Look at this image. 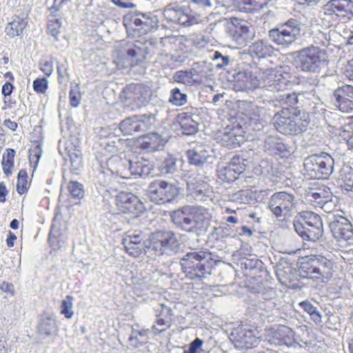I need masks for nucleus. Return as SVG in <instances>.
<instances>
[{
  "label": "nucleus",
  "mask_w": 353,
  "mask_h": 353,
  "mask_svg": "<svg viewBox=\"0 0 353 353\" xmlns=\"http://www.w3.org/2000/svg\"><path fill=\"white\" fill-rule=\"evenodd\" d=\"M334 263L323 255L304 256L300 259L298 270L301 276L325 282L332 279Z\"/></svg>",
  "instance_id": "f257e3e1"
},
{
  "label": "nucleus",
  "mask_w": 353,
  "mask_h": 353,
  "mask_svg": "<svg viewBox=\"0 0 353 353\" xmlns=\"http://www.w3.org/2000/svg\"><path fill=\"white\" fill-rule=\"evenodd\" d=\"M249 77L250 88L272 87L274 90H281L290 83V74L286 70L285 66L262 68L256 65L254 71L250 73Z\"/></svg>",
  "instance_id": "f03ea898"
},
{
  "label": "nucleus",
  "mask_w": 353,
  "mask_h": 353,
  "mask_svg": "<svg viewBox=\"0 0 353 353\" xmlns=\"http://www.w3.org/2000/svg\"><path fill=\"white\" fill-rule=\"evenodd\" d=\"M272 123L280 133L295 134L305 130L310 119L299 108H282L274 115Z\"/></svg>",
  "instance_id": "7ed1b4c3"
},
{
  "label": "nucleus",
  "mask_w": 353,
  "mask_h": 353,
  "mask_svg": "<svg viewBox=\"0 0 353 353\" xmlns=\"http://www.w3.org/2000/svg\"><path fill=\"white\" fill-rule=\"evenodd\" d=\"M172 221L188 231L207 228L210 224L212 214L203 207L183 206L172 212Z\"/></svg>",
  "instance_id": "20e7f679"
},
{
  "label": "nucleus",
  "mask_w": 353,
  "mask_h": 353,
  "mask_svg": "<svg viewBox=\"0 0 353 353\" xmlns=\"http://www.w3.org/2000/svg\"><path fill=\"white\" fill-rule=\"evenodd\" d=\"M214 261L207 252H188L181 260V266L185 277L190 279H201L210 274Z\"/></svg>",
  "instance_id": "39448f33"
},
{
  "label": "nucleus",
  "mask_w": 353,
  "mask_h": 353,
  "mask_svg": "<svg viewBox=\"0 0 353 353\" xmlns=\"http://www.w3.org/2000/svg\"><path fill=\"white\" fill-rule=\"evenodd\" d=\"M107 167L113 174L122 179H130L132 175L147 176L150 173L148 161L141 159L138 161H123L117 156L108 159Z\"/></svg>",
  "instance_id": "423d86ee"
},
{
  "label": "nucleus",
  "mask_w": 353,
  "mask_h": 353,
  "mask_svg": "<svg viewBox=\"0 0 353 353\" xmlns=\"http://www.w3.org/2000/svg\"><path fill=\"white\" fill-rule=\"evenodd\" d=\"M177 245L178 241L174 232L156 231L149 235L146 242L145 254L148 257L155 259L157 256L173 252Z\"/></svg>",
  "instance_id": "0eeeda50"
},
{
  "label": "nucleus",
  "mask_w": 353,
  "mask_h": 353,
  "mask_svg": "<svg viewBox=\"0 0 353 353\" xmlns=\"http://www.w3.org/2000/svg\"><path fill=\"white\" fill-rule=\"evenodd\" d=\"M304 175L311 179H327L333 171L334 159L329 154H312L304 160Z\"/></svg>",
  "instance_id": "6e6552de"
},
{
  "label": "nucleus",
  "mask_w": 353,
  "mask_h": 353,
  "mask_svg": "<svg viewBox=\"0 0 353 353\" xmlns=\"http://www.w3.org/2000/svg\"><path fill=\"white\" fill-rule=\"evenodd\" d=\"M300 70L305 72H319L327 59L325 50L315 46L304 48L297 53Z\"/></svg>",
  "instance_id": "1a4fd4ad"
},
{
  "label": "nucleus",
  "mask_w": 353,
  "mask_h": 353,
  "mask_svg": "<svg viewBox=\"0 0 353 353\" xmlns=\"http://www.w3.org/2000/svg\"><path fill=\"white\" fill-rule=\"evenodd\" d=\"M180 190L175 183L155 179L150 183L148 196L150 201L157 204L172 203L178 197Z\"/></svg>",
  "instance_id": "9d476101"
},
{
  "label": "nucleus",
  "mask_w": 353,
  "mask_h": 353,
  "mask_svg": "<svg viewBox=\"0 0 353 353\" xmlns=\"http://www.w3.org/2000/svg\"><path fill=\"white\" fill-rule=\"evenodd\" d=\"M150 95V88L143 83H130L121 91V100L131 110H137L146 105Z\"/></svg>",
  "instance_id": "9b49d317"
},
{
  "label": "nucleus",
  "mask_w": 353,
  "mask_h": 353,
  "mask_svg": "<svg viewBox=\"0 0 353 353\" xmlns=\"http://www.w3.org/2000/svg\"><path fill=\"white\" fill-rule=\"evenodd\" d=\"M246 132L240 123L232 122L226 125L221 131L215 134V138L219 143L227 148L241 146L245 141Z\"/></svg>",
  "instance_id": "f8f14e48"
},
{
  "label": "nucleus",
  "mask_w": 353,
  "mask_h": 353,
  "mask_svg": "<svg viewBox=\"0 0 353 353\" xmlns=\"http://www.w3.org/2000/svg\"><path fill=\"white\" fill-rule=\"evenodd\" d=\"M242 157L234 156L228 163H219L216 168L217 179L223 183H232L239 178L245 170Z\"/></svg>",
  "instance_id": "ddd939ff"
},
{
  "label": "nucleus",
  "mask_w": 353,
  "mask_h": 353,
  "mask_svg": "<svg viewBox=\"0 0 353 353\" xmlns=\"http://www.w3.org/2000/svg\"><path fill=\"white\" fill-rule=\"evenodd\" d=\"M300 29L294 20H288L285 23L269 31V37L275 44L288 46L296 41Z\"/></svg>",
  "instance_id": "4468645a"
},
{
  "label": "nucleus",
  "mask_w": 353,
  "mask_h": 353,
  "mask_svg": "<svg viewBox=\"0 0 353 353\" xmlns=\"http://www.w3.org/2000/svg\"><path fill=\"white\" fill-rule=\"evenodd\" d=\"M148 53L145 44L141 41H135L132 43L127 44L124 52L117 57V63L128 64L130 67L139 65L147 58Z\"/></svg>",
  "instance_id": "2eb2a0df"
},
{
  "label": "nucleus",
  "mask_w": 353,
  "mask_h": 353,
  "mask_svg": "<svg viewBox=\"0 0 353 353\" xmlns=\"http://www.w3.org/2000/svg\"><path fill=\"white\" fill-rule=\"evenodd\" d=\"M115 203L121 213L132 214L134 217L141 214L145 208L138 196L128 192H119L116 196Z\"/></svg>",
  "instance_id": "dca6fc26"
},
{
  "label": "nucleus",
  "mask_w": 353,
  "mask_h": 353,
  "mask_svg": "<svg viewBox=\"0 0 353 353\" xmlns=\"http://www.w3.org/2000/svg\"><path fill=\"white\" fill-rule=\"evenodd\" d=\"M294 206V196L286 192H275L271 196L268 207L276 217L285 216Z\"/></svg>",
  "instance_id": "f3484780"
},
{
  "label": "nucleus",
  "mask_w": 353,
  "mask_h": 353,
  "mask_svg": "<svg viewBox=\"0 0 353 353\" xmlns=\"http://www.w3.org/2000/svg\"><path fill=\"white\" fill-rule=\"evenodd\" d=\"M153 118L151 115H133L124 119L119 124V129L124 134L144 132L151 128Z\"/></svg>",
  "instance_id": "a211bd4d"
},
{
  "label": "nucleus",
  "mask_w": 353,
  "mask_h": 353,
  "mask_svg": "<svg viewBox=\"0 0 353 353\" xmlns=\"http://www.w3.org/2000/svg\"><path fill=\"white\" fill-rule=\"evenodd\" d=\"M146 243L141 232L128 231L125 233L122 239L125 252L131 256L139 257L145 254Z\"/></svg>",
  "instance_id": "6ab92c4d"
},
{
  "label": "nucleus",
  "mask_w": 353,
  "mask_h": 353,
  "mask_svg": "<svg viewBox=\"0 0 353 353\" xmlns=\"http://www.w3.org/2000/svg\"><path fill=\"white\" fill-rule=\"evenodd\" d=\"M231 336L234 346L238 348H253L260 341L253 330L244 327H239L233 330Z\"/></svg>",
  "instance_id": "aec40b11"
},
{
  "label": "nucleus",
  "mask_w": 353,
  "mask_h": 353,
  "mask_svg": "<svg viewBox=\"0 0 353 353\" xmlns=\"http://www.w3.org/2000/svg\"><path fill=\"white\" fill-rule=\"evenodd\" d=\"M328 16H336L350 19L353 17V0H330L323 7Z\"/></svg>",
  "instance_id": "412c9836"
},
{
  "label": "nucleus",
  "mask_w": 353,
  "mask_h": 353,
  "mask_svg": "<svg viewBox=\"0 0 353 353\" xmlns=\"http://www.w3.org/2000/svg\"><path fill=\"white\" fill-rule=\"evenodd\" d=\"M196 112L195 108L186 107L177 114L176 121L184 134H192L197 132L199 123L194 119L195 117H198Z\"/></svg>",
  "instance_id": "4be33fe9"
},
{
  "label": "nucleus",
  "mask_w": 353,
  "mask_h": 353,
  "mask_svg": "<svg viewBox=\"0 0 353 353\" xmlns=\"http://www.w3.org/2000/svg\"><path fill=\"white\" fill-rule=\"evenodd\" d=\"M332 234L338 241H347L353 236V227L346 217L339 215L330 223Z\"/></svg>",
  "instance_id": "5701e85b"
},
{
  "label": "nucleus",
  "mask_w": 353,
  "mask_h": 353,
  "mask_svg": "<svg viewBox=\"0 0 353 353\" xmlns=\"http://www.w3.org/2000/svg\"><path fill=\"white\" fill-rule=\"evenodd\" d=\"M266 340L275 345H287L292 343L294 332L290 327L285 325H277L271 327L266 334Z\"/></svg>",
  "instance_id": "b1692460"
},
{
  "label": "nucleus",
  "mask_w": 353,
  "mask_h": 353,
  "mask_svg": "<svg viewBox=\"0 0 353 353\" xmlns=\"http://www.w3.org/2000/svg\"><path fill=\"white\" fill-rule=\"evenodd\" d=\"M305 196L314 207L322 208L332 199V192L327 186L323 185L305 190Z\"/></svg>",
  "instance_id": "393cba45"
},
{
  "label": "nucleus",
  "mask_w": 353,
  "mask_h": 353,
  "mask_svg": "<svg viewBox=\"0 0 353 353\" xmlns=\"http://www.w3.org/2000/svg\"><path fill=\"white\" fill-rule=\"evenodd\" d=\"M125 25L134 28L135 30L147 32L152 30L155 25V21L152 17H148L143 13L130 14L124 19Z\"/></svg>",
  "instance_id": "a878e982"
},
{
  "label": "nucleus",
  "mask_w": 353,
  "mask_h": 353,
  "mask_svg": "<svg viewBox=\"0 0 353 353\" xmlns=\"http://www.w3.org/2000/svg\"><path fill=\"white\" fill-rule=\"evenodd\" d=\"M294 228L296 234L301 236L303 239L309 240L310 241H316L323 234V223L306 227L301 221H294Z\"/></svg>",
  "instance_id": "bb28decb"
},
{
  "label": "nucleus",
  "mask_w": 353,
  "mask_h": 353,
  "mask_svg": "<svg viewBox=\"0 0 353 353\" xmlns=\"http://www.w3.org/2000/svg\"><path fill=\"white\" fill-rule=\"evenodd\" d=\"M159 306L155 324L152 326V330L155 334L162 333L170 327L173 316L172 310L169 306L165 304H160Z\"/></svg>",
  "instance_id": "cd10ccee"
},
{
  "label": "nucleus",
  "mask_w": 353,
  "mask_h": 353,
  "mask_svg": "<svg viewBox=\"0 0 353 353\" xmlns=\"http://www.w3.org/2000/svg\"><path fill=\"white\" fill-rule=\"evenodd\" d=\"M249 55L253 59H267L275 53V49L267 41L259 40L253 42L248 49Z\"/></svg>",
  "instance_id": "c85d7f7f"
},
{
  "label": "nucleus",
  "mask_w": 353,
  "mask_h": 353,
  "mask_svg": "<svg viewBox=\"0 0 353 353\" xmlns=\"http://www.w3.org/2000/svg\"><path fill=\"white\" fill-rule=\"evenodd\" d=\"M186 157L188 159L190 164L194 165H203L206 163L208 159L210 158L209 151L202 144L196 145L190 150L186 151Z\"/></svg>",
  "instance_id": "c756f323"
},
{
  "label": "nucleus",
  "mask_w": 353,
  "mask_h": 353,
  "mask_svg": "<svg viewBox=\"0 0 353 353\" xmlns=\"http://www.w3.org/2000/svg\"><path fill=\"white\" fill-rule=\"evenodd\" d=\"M28 22L25 19L19 16L13 18L5 27V32L8 37L13 38L22 34L23 30L27 26Z\"/></svg>",
  "instance_id": "7c9ffc66"
},
{
  "label": "nucleus",
  "mask_w": 353,
  "mask_h": 353,
  "mask_svg": "<svg viewBox=\"0 0 353 353\" xmlns=\"http://www.w3.org/2000/svg\"><path fill=\"white\" fill-rule=\"evenodd\" d=\"M148 329L134 330L132 329L128 338L130 345L133 347H141L148 341Z\"/></svg>",
  "instance_id": "2f4dec72"
},
{
  "label": "nucleus",
  "mask_w": 353,
  "mask_h": 353,
  "mask_svg": "<svg viewBox=\"0 0 353 353\" xmlns=\"http://www.w3.org/2000/svg\"><path fill=\"white\" fill-rule=\"evenodd\" d=\"M161 145L162 137L157 133L147 134L141 141V148L150 151L159 150Z\"/></svg>",
  "instance_id": "473e14b6"
},
{
  "label": "nucleus",
  "mask_w": 353,
  "mask_h": 353,
  "mask_svg": "<svg viewBox=\"0 0 353 353\" xmlns=\"http://www.w3.org/2000/svg\"><path fill=\"white\" fill-rule=\"evenodd\" d=\"M16 151L8 148L2 154V170L6 176L12 174L14 168V157Z\"/></svg>",
  "instance_id": "72a5a7b5"
},
{
  "label": "nucleus",
  "mask_w": 353,
  "mask_h": 353,
  "mask_svg": "<svg viewBox=\"0 0 353 353\" xmlns=\"http://www.w3.org/2000/svg\"><path fill=\"white\" fill-rule=\"evenodd\" d=\"M38 332L46 336H50L58 332V326L53 319L50 316L41 319L37 327Z\"/></svg>",
  "instance_id": "f704fd0d"
},
{
  "label": "nucleus",
  "mask_w": 353,
  "mask_h": 353,
  "mask_svg": "<svg viewBox=\"0 0 353 353\" xmlns=\"http://www.w3.org/2000/svg\"><path fill=\"white\" fill-rule=\"evenodd\" d=\"M268 0H237V6L241 12H253L261 10Z\"/></svg>",
  "instance_id": "c9c22d12"
},
{
  "label": "nucleus",
  "mask_w": 353,
  "mask_h": 353,
  "mask_svg": "<svg viewBox=\"0 0 353 353\" xmlns=\"http://www.w3.org/2000/svg\"><path fill=\"white\" fill-rule=\"evenodd\" d=\"M210 185L204 181L188 183V190L194 196H205L208 192Z\"/></svg>",
  "instance_id": "e433bc0d"
},
{
  "label": "nucleus",
  "mask_w": 353,
  "mask_h": 353,
  "mask_svg": "<svg viewBox=\"0 0 353 353\" xmlns=\"http://www.w3.org/2000/svg\"><path fill=\"white\" fill-rule=\"evenodd\" d=\"M301 219L299 220L301 223L307 227V225H319L323 223L320 215L312 212V211H304L300 216Z\"/></svg>",
  "instance_id": "4c0bfd02"
},
{
  "label": "nucleus",
  "mask_w": 353,
  "mask_h": 353,
  "mask_svg": "<svg viewBox=\"0 0 353 353\" xmlns=\"http://www.w3.org/2000/svg\"><path fill=\"white\" fill-rule=\"evenodd\" d=\"M277 101L283 108H298L296 104L299 100L296 93L281 94Z\"/></svg>",
  "instance_id": "58836bf2"
},
{
  "label": "nucleus",
  "mask_w": 353,
  "mask_h": 353,
  "mask_svg": "<svg viewBox=\"0 0 353 353\" xmlns=\"http://www.w3.org/2000/svg\"><path fill=\"white\" fill-rule=\"evenodd\" d=\"M339 185L342 190L353 192V171L341 172Z\"/></svg>",
  "instance_id": "ea45409f"
},
{
  "label": "nucleus",
  "mask_w": 353,
  "mask_h": 353,
  "mask_svg": "<svg viewBox=\"0 0 353 353\" xmlns=\"http://www.w3.org/2000/svg\"><path fill=\"white\" fill-rule=\"evenodd\" d=\"M28 188V174L26 169L19 171L17 181V190L21 195L26 193Z\"/></svg>",
  "instance_id": "a19ab883"
},
{
  "label": "nucleus",
  "mask_w": 353,
  "mask_h": 353,
  "mask_svg": "<svg viewBox=\"0 0 353 353\" xmlns=\"http://www.w3.org/2000/svg\"><path fill=\"white\" fill-rule=\"evenodd\" d=\"M73 296L71 295H67L65 299H63L61 303V311L62 315H64L65 318H71L74 316L72 311L73 307Z\"/></svg>",
  "instance_id": "79ce46f5"
},
{
  "label": "nucleus",
  "mask_w": 353,
  "mask_h": 353,
  "mask_svg": "<svg viewBox=\"0 0 353 353\" xmlns=\"http://www.w3.org/2000/svg\"><path fill=\"white\" fill-rule=\"evenodd\" d=\"M169 101L175 105H183L187 101L186 94L181 93L179 88H174L170 91Z\"/></svg>",
  "instance_id": "37998d69"
},
{
  "label": "nucleus",
  "mask_w": 353,
  "mask_h": 353,
  "mask_svg": "<svg viewBox=\"0 0 353 353\" xmlns=\"http://www.w3.org/2000/svg\"><path fill=\"white\" fill-rule=\"evenodd\" d=\"M69 100L70 105L73 108H77V106L80 104L81 101V93L79 83H75L74 85L70 86Z\"/></svg>",
  "instance_id": "c03bdc74"
},
{
  "label": "nucleus",
  "mask_w": 353,
  "mask_h": 353,
  "mask_svg": "<svg viewBox=\"0 0 353 353\" xmlns=\"http://www.w3.org/2000/svg\"><path fill=\"white\" fill-rule=\"evenodd\" d=\"M300 306L303 310L310 314L312 319L314 320L315 323H321V316L316 307L314 306L312 303L309 301H302L300 303Z\"/></svg>",
  "instance_id": "a18cd8bd"
},
{
  "label": "nucleus",
  "mask_w": 353,
  "mask_h": 353,
  "mask_svg": "<svg viewBox=\"0 0 353 353\" xmlns=\"http://www.w3.org/2000/svg\"><path fill=\"white\" fill-rule=\"evenodd\" d=\"M245 116L249 119L250 125H258V123H261V116L257 105H250L249 110L247 111Z\"/></svg>",
  "instance_id": "49530a36"
},
{
  "label": "nucleus",
  "mask_w": 353,
  "mask_h": 353,
  "mask_svg": "<svg viewBox=\"0 0 353 353\" xmlns=\"http://www.w3.org/2000/svg\"><path fill=\"white\" fill-rule=\"evenodd\" d=\"M68 189L71 196L75 198H82L84 196V190L82 183L77 181H70L68 183Z\"/></svg>",
  "instance_id": "de8ad7c7"
},
{
  "label": "nucleus",
  "mask_w": 353,
  "mask_h": 353,
  "mask_svg": "<svg viewBox=\"0 0 353 353\" xmlns=\"http://www.w3.org/2000/svg\"><path fill=\"white\" fill-rule=\"evenodd\" d=\"M336 99H353V86L343 85L338 88L334 93Z\"/></svg>",
  "instance_id": "09e8293b"
},
{
  "label": "nucleus",
  "mask_w": 353,
  "mask_h": 353,
  "mask_svg": "<svg viewBox=\"0 0 353 353\" xmlns=\"http://www.w3.org/2000/svg\"><path fill=\"white\" fill-rule=\"evenodd\" d=\"M42 154V148L40 143H37L34 146L29 150V161L34 167L37 165L39 161Z\"/></svg>",
  "instance_id": "8fccbe9b"
},
{
  "label": "nucleus",
  "mask_w": 353,
  "mask_h": 353,
  "mask_svg": "<svg viewBox=\"0 0 353 353\" xmlns=\"http://www.w3.org/2000/svg\"><path fill=\"white\" fill-rule=\"evenodd\" d=\"M246 196L250 195L252 200L256 201H263L267 196H268V190H256L250 189L244 192Z\"/></svg>",
  "instance_id": "3c124183"
},
{
  "label": "nucleus",
  "mask_w": 353,
  "mask_h": 353,
  "mask_svg": "<svg viewBox=\"0 0 353 353\" xmlns=\"http://www.w3.org/2000/svg\"><path fill=\"white\" fill-rule=\"evenodd\" d=\"M48 88V81L46 77H37L33 81V88L37 94H45Z\"/></svg>",
  "instance_id": "603ef678"
},
{
  "label": "nucleus",
  "mask_w": 353,
  "mask_h": 353,
  "mask_svg": "<svg viewBox=\"0 0 353 353\" xmlns=\"http://www.w3.org/2000/svg\"><path fill=\"white\" fill-rule=\"evenodd\" d=\"M39 68L43 72L46 77H50L54 71V61L52 58L41 59L39 62Z\"/></svg>",
  "instance_id": "864d4df0"
},
{
  "label": "nucleus",
  "mask_w": 353,
  "mask_h": 353,
  "mask_svg": "<svg viewBox=\"0 0 353 353\" xmlns=\"http://www.w3.org/2000/svg\"><path fill=\"white\" fill-rule=\"evenodd\" d=\"M174 80L178 83H190L192 81V73L188 70H178L174 75Z\"/></svg>",
  "instance_id": "5fc2aeb1"
},
{
  "label": "nucleus",
  "mask_w": 353,
  "mask_h": 353,
  "mask_svg": "<svg viewBox=\"0 0 353 353\" xmlns=\"http://www.w3.org/2000/svg\"><path fill=\"white\" fill-rule=\"evenodd\" d=\"M61 22L59 19H54L48 20L47 23V30L53 37H57L60 32Z\"/></svg>",
  "instance_id": "6e6d98bb"
},
{
  "label": "nucleus",
  "mask_w": 353,
  "mask_h": 353,
  "mask_svg": "<svg viewBox=\"0 0 353 353\" xmlns=\"http://www.w3.org/2000/svg\"><path fill=\"white\" fill-rule=\"evenodd\" d=\"M181 14H182V12L178 11V10L169 9L164 12L165 17L175 23H184L181 19Z\"/></svg>",
  "instance_id": "4d7b16f0"
},
{
  "label": "nucleus",
  "mask_w": 353,
  "mask_h": 353,
  "mask_svg": "<svg viewBox=\"0 0 353 353\" xmlns=\"http://www.w3.org/2000/svg\"><path fill=\"white\" fill-rule=\"evenodd\" d=\"M336 105L339 110L343 112L353 111V99H336Z\"/></svg>",
  "instance_id": "13d9d810"
},
{
  "label": "nucleus",
  "mask_w": 353,
  "mask_h": 353,
  "mask_svg": "<svg viewBox=\"0 0 353 353\" xmlns=\"http://www.w3.org/2000/svg\"><path fill=\"white\" fill-rule=\"evenodd\" d=\"M203 343V341L200 338H196L190 343L188 350L184 351L183 353H199Z\"/></svg>",
  "instance_id": "bf43d9fd"
},
{
  "label": "nucleus",
  "mask_w": 353,
  "mask_h": 353,
  "mask_svg": "<svg viewBox=\"0 0 353 353\" xmlns=\"http://www.w3.org/2000/svg\"><path fill=\"white\" fill-rule=\"evenodd\" d=\"M176 165V161L174 159L169 157L166 158L163 161V165L162 169L165 172H171L174 169Z\"/></svg>",
  "instance_id": "052dcab7"
},
{
  "label": "nucleus",
  "mask_w": 353,
  "mask_h": 353,
  "mask_svg": "<svg viewBox=\"0 0 353 353\" xmlns=\"http://www.w3.org/2000/svg\"><path fill=\"white\" fill-rule=\"evenodd\" d=\"M250 31V28L246 26H236V30H234V37L236 41H239L241 38L243 37V36L248 33Z\"/></svg>",
  "instance_id": "680f3d73"
},
{
  "label": "nucleus",
  "mask_w": 353,
  "mask_h": 353,
  "mask_svg": "<svg viewBox=\"0 0 353 353\" xmlns=\"http://www.w3.org/2000/svg\"><path fill=\"white\" fill-rule=\"evenodd\" d=\"M68 155L70 159L71 163L73 164L74 162H77L79 163L81 161V154L79 150L74 149V151L71 152V151H68Z\"/></svg>",
  "instance_id": "e2e57ef3"
},
{
  "label": "nucleus",
  "mask_w": 353,
  "mask_h": 353,
  "mask_svg": "<svg viewBox=\"0 0 353 353\" xmlns=\"http://www.w3.org/2000/svg\"><path fill=\"white\" fill-rule=\"evenodd\" d=\"M345 75L348 79L353 81V59L347 61L345 65Z\"/></svg>",
  "instance_id": "0e129e2a"
},
{
  "label": "nucleus",
  "mask_w": 353,
  "mask_h": 353,
  "mask_svg": "<svg viewBox=\"0 0 353 353\" xmlns=\"http://www.w3.org/2000/svg\"><path fill=\"white\" fill-rule=\"evenodd\" d=\"M0 288L2 291L9 292L10 294H14V285L12 283H7V281H3L0 285Z\"/></svg>",
  "instance_id": "69168bd1"
},
{
  "label": "nucleus",
  "mask_w": 353,
  "mask_h": 353,
  "mask_svg": "<svg viewBox=\"0 0 353 353\" xmlns=\"http://www.w3.org/2000/svg\"><path fill=\"white\" fill-rule=\"evenodd\" d=\"M14 86L11 83L7 82L5 83L2 86V94L6 97V96L10 95L12 94Z\"/></svg>",
  "instance_id": "338daca9"
},
{
  "label": "nucleus",
  "mask_w": 353,
  "mask_h": 353,
  "mask_svg": "<svg viewBox=\"0 0 353 353\" xmlns=\"http://www.w3.org/2000/svg\"><path fill=\"white\" fill-rule=\"evenodd\" d=\"M68 0H54L53 5L50 8L52 13L59 12L63 3H65Z\"/></svg>",
  "instance_id": "774afa93"
}]
</instances>
